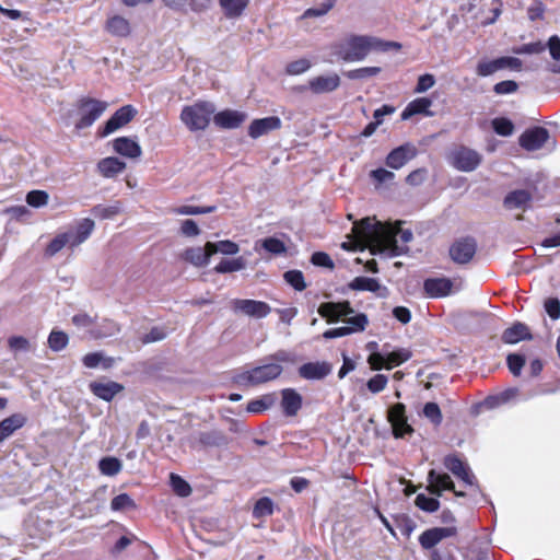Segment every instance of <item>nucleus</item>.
I'll use <instances>...</instances> for the list:
<instances>
[{
  "label": "nucleus",
  "mask_w": 560,
  "mask_h": 560,
  "mask_svg": "<svg viewBox=\"0 0 560 560\" xmlns=\"http://www.w3.org/2000/svg\"><path fill=\"white\" fill-rule=\"evenodd\" d=\"M400 222L382 223L364 218L353 223L352 234L360 244L370 247L372 254L386 253L392 257L405 254L413 234L404 230Z\"/></svg>",
  "instance_id": "obj_1"
},
{
  "label": "nucleus",
  "mask_w": 560,
  "mask_h": 560,
  "mask_svg": "<svg viewBox=\"0 0 560 560\" xmlns=\"http://www.w3.org/2000/svg\"><path fill=\"white\" fill-rule=\"evenodd\" d=\"M266 359L271 362L237 372L233 375L232 382L238 387H257L280 377L283 372V368L280 363L294 362L292 353L287 350H278Z\"/></svg>",
  "instance_id": "obj_2"
},
{
  "label": "nucleus",
  "mask_w": 560,
  "mask_h": 560,
  "mask_svg": "<svg viewBox=\"0 0 560 560\" xmlns=\"http://www.w3.org/2000/svg\"><path fill=\"white\" fill-rule=\"evenodd\" d=\"M401 45L397 42L383 40L368 35H349L341 43L335 44L334 54L346 62L361 61L372 51L399 50Z\"/></svg>",
  "instance_id": "obj_3"
},
{
  "label": "nucleus",
  "mask_w": 560,
  "mask_h": 560,
  "mask_svg": "<svg viewBox=\"0 0 560 560\" xmlns=\"http://www.w3.org/2000/svg\"><path fill=\"white\" fill-rule=\"evenodd\" d=\"M440 521L446 526L428 528L419 536L418 540L422 549H432L443 539L458 535L456 517L450 509H444L441 512Z\"/></svg>",
  "instance_id": "obj_4"
},
{
  "label": "nucleus",
  "mask_w": 560,
  "mask_h": 560,
  "mask_svg": "<svg viewBox=\"0 0 560 560\" xmlns=\"http://www.w3.org/2000/svg\"><path fill=\"white\" fill-rule=\"evenodd\" d=\"M214 107L208 102H196L192 105L184 106L180 112V120L190 130H205L209 124Z\"/></svg>",
  "instance_id": "obj_5"
},
{
  "label": "nucleus",
  "mask_w": 560,
  "mask_h": 560,
  "mask_svg": "<svg viewBox=\"0 0 560 560\" xmlns=\"http://www.w3.org/2000/svg\"><path fill=\"white\" fill-rule=\"evenodd\" d=\"M448 163L457 171L472 172L482 163V155L464 144L455 145L447 154Z\"/></svg>",
  "instance_id": "obj_6"
},
{
  "label": "nucleus",
  "mask_w": 560,
  "mask_h": 560,
  "mask_svg": "<svg viewBox=\"0 0 560 560\" xmlns=\"http://www.w3.org/2000/svg\"><path fill=\"white\" fill-rule=\"evenodd\" d=\"M108 104L105 101L93 97H81L77 103L79 119L75 122L77 129L91 127L106 110Z\"/></svg>",
  "instance_id": "obj_7"
},
{
  "label": "nucleus",
  "mask_w": 560,
  "mask_h": 560,
  "mask_svg": "<svg viewBox=\"0 0 560 560\" xmlns=\"http://www.w3.org/2000/svg\"><path fill=\"white\" fill-rule=\"evenodd\" d=\"M523 62L516 57L503 56L493 60H480L476 67V73L479 77H489L502 69L521 71Z\"/></svg>",
  "instance_id": "obj_8"
},
{
  "label": "nucleus",
  "mask_w": 560,
  "mask_h": 560,
  "mask_svg": "<svg viewBox=\"0 0 560 560\" xmlns=\"http://www.w3.org/2000/svg\"><path fill=\"white\" fill-rule=\"evenodd\" d=\"M477 252V242L471 236L456 240L448 249L451 259L458 265L470 262Z\"/></svg>",
  "instance_id": "obj_9"
},
{
  "label": "nucleus",
  "mask_w": 560,
  "mask_h": 560,
  "mask_svg": "<svg viewBox=\"0 0 560 560\" xmlns=\"http://www.w3.org/2000/svg\"><path fill=\"white\" fill-rule=\"evenodd\" d=\"M427 491L434 497H441L443 491H453L456 497H465V492L455 489L454 481L446 472H438L431 469L427 477Z\"/></svg>",
  "instance_id": "obj_10"
},
{
  "label": "nucleus",
  "mask_w": 560,
  "mask_h": 560,
  "mask_svg": "<svg viewBox=\"0 0 560 560\" xmlns=\"http://www.w3.org/2000/svg\"><path fill=\"white\" fill-rule=\"evenodd\" d=\"M550 132L547 128L535 126L526 129L518 138L521 148L528 152L540 150L550 140Z\"/></svg>",
  "instance_id": "obj_11"
},
{
  "label": "nucleus",
  "mask_w": 560,
  "mask_h": 560,
  "mask_svg": "<svg viewBox=\"0 0 560 560\" xmlns=\"http://www.w3.org/2000/svg\"><path fill=\"white\" fill-rule=\"evenodd\" d=\"M387 420L392 425L395 438L399 439L413 433V428L408 423L406 406L402 402H397L389 407Z\"/></svg>",
  "instance_id": "obj_12"
},
{
  "label": "nucleus",
  "mask_w": 560,
  "mask_h": 560,
  "mask_svg": "<svg viewBox=\"0 0 560 560\" xmlns=\"http://www.w3.org/2000/svg\"><path fill=\"white\" fill-rule=\"evenodd\" d=\"M138 114V110L130 104L118 108L110 118L98 130L100 137H106L117 129L128 125Z\"/></svg>",
  "instance_id": "obj_13"
},
{
  "label": "nucleus",
  "mask_w": 560,
  "mask_h": 560,
  "mask_svg": "<svg viewBox=\"0 0 560 560\" xmlns=\"http://www.w3.org/2000/svg\"><path fill=\"white\" fill-rule=\"evenodd\" d=\"M418 155L415 144L407 142L393 149L385 159V164L393 170H399Z\"/></svg>",
  "instance_id": "obj_14"
},
{
  "label": "nucleus",
  "mask_w": 560,
  "mask_h": 560,
  "mask_svg": "<svg viewBox=\"0 0 560 560\" xmlns=\"http://www.w3.org/2000/svg\"><path fill=\"white\" fill-rule=\"evenodd\" d=\"M232 307L234 312L255 318H264L271 312L268 303L249 299H235L232 302Z\"/></svg>",
  "instance_id": "obj_15"
},
{
  "label": "nucleus",
  "mask_w": 560,
  "mask_h": 560,
  "mask_svg": "<svg viewBox=\"0 0 560 560\" xmlns=\"http://www.w3.org/2000/svg\"><path fill=\"white\" fill-rule=\"evenodd\" d=\"M444 467L455 477L460 479L468 486L474 485L475 476L470 471L469 466L459 457L458 454H448L443 458Z\"/></svg>",
  "instance_id": "obj_16"
},
{
  "label": "nucleus",
  "mask_w": 560,
  "mask_h": 560,
  "mask_svg": "<svg viewBox=\"0 0 560 560\" xmlns=\"http://www.w3.org/2000/svg\"><path fill=\"white\" fill-rule=\"evenodd\" d=\"M280 395L282 413L288 418L295 417L303 406L302 395L294 388H283L280 390Z\"/></svg>",
  "instance_id": "obj_17"
},
{
  "label": "nucleus",
  "mask_w": 560,
  "mask_h": 560,
  "mask_svg": "<svg viewBox=\"0 0 560 560\" xmlns=\"http://www.w3.org/2000/svg\"><path fill=\"white\" fill-rule=\"evenodd\" d=\"M89 388L94 396L107 402L125 389L122 384L115 381H93L89 384Z\"/></svg>",
  "instance_id": "obj_18"
},
{
  "label": "nucleus",
  "mask_w": 560,
  "mask_h": 560,
  "mask_svg": "<svg viewBox=\"0 0 560 560\" xmlns=\"http://www.w3.org/2000/svg\"><path fill=\"white\" fill-rule=\"evenodd\" d=\"M452 288V280L445 277L428 278L423 282V291L425 295L432 299H440L450 295Z\"/></svg>",
  "instance_id": "obj_19"
},
{
  "label": "nucleus",
  "mask_w": 560,
  "mask_h": 560,
  "mask_svg": "<svg viewBox=\"0 0 560 560\" xmlns=\"http://www.w3.org/2000/svg\"><path fill=\"white\" fill-rule=\"evenodd\" d=\"M331 371V364L326 361L307 362L298 370L300 377L304 380H324Z\"/></svg>",
  "instance_id": "obj_20"
},
{
  "label": "nucleus",
  "mask_w": 560,
  "mask_h": 560,
  "mask_svg": "<svg viewBox=\"0 0 560 560\" xmlns=\"http://www.w3.org/2000/svg\"><path fill=\"white\" fill-rule=\"evenodd\" d=\"M113 150L128 159H138L142 154L140 144L135 139L126 136L113 140Z\"/></svg>",
  "instance_id": "obj_21"
},
{
  "label": "nucleus",
  "mask_w": 560,
  "mask_h": 560,
  "mask_svg": "<svg viewBox=\"0 0 560 560\" xmlns=\"http://www.w3.org/2000/svg\"><path fill=\"white\" fill-rule=\"evenodd\" d=\"M281 127V120L277 116L254 119L248 127V135L253 139H257L272 130Z\"/></svg>",
  "instance_id": "obj_22"
},
{
  "label": "nucleus",
  "mask_w": 560,
  "mask_h": 560,
  "mask_svg": "<svg viewBox=\"0 0 560 560\" xmlns=\"http://www.w3.org/2000/svg\"><path fill=\"white\" fill-rule=\"evenodd\" d=\"M533 199L532 194L525 189L510 191L503 199V207L506 210L522 209L526 211Z\"/></svg>",
  "instance_id": "obj_23"
},
{
  "label": "nucleus",
  "mask_w": 560,
  "mask_h": 560,
  "mask_svg": "<svg viewBox=\"0 0 560 560\" xmlns=\"http://www.w3.org/2000/svg\"><path fill=\"white\" fill-rule=\"evenodd\" d=\"M245 119L244 113L231 109L219 112L213 116L214 124L222 129L238 128Z\"/></svg>",
  "instance_id": "obj_24"
},
{
  "label": "nucleus",
  "mask_w": 560,
  "mask_h": 560,
  "mask_svg": "<svg viewBox=\"0 0 560 560\" xmlns=\"http://www.w3.org/2000/svg\"><path fill=\"white\" fill-rule=\"evenodd\" d=\"M340 78L337 73L329 75H318L310 80L308 86L315 94L329 93L338 89Z\"/></svg>",
  "instance_id": "obj_25"
},
{
  "label": "nucleus",
  "mask_w": 560,
  "mask_h": 560,
  "mask_svg": "<svg viewBox=\"0 0 560 560\" xmlns=\"http://www.w3.org/2000/svg\"><path fill=\"white\" fill-rule=\"evenodd\" d=\"M501 339L506 345H514L522 340H532L533 336L527 325L516 322L502 332Z\"/></svg>",
  "instance_id": "obj_26"
},
{
  "label": "nucleus",
  "mask_w": 560,
  "mask_h": 560,
  "mask_svg": "<svg viewBox=\"0 0 560 560\" xmlns=\"http://www.w3.org/2000/svg\"><path fill=\"white\" fill-rule=\"evenodd\" d=\"M27 418L23 413H12L0 421V443L10 438L15 431L23 428Z\"/></svg>",
  "instance_id": "obj_27"
},
{
  "label": "nucleus",
  "mask_w": 560,
  "mask_h": 560,
  "mask_svg": "<svg viewBox=\"0 0 560 560\" xmlns=\"http://www.w3.org/2000/svg\"><path fill=\"white\" fill-rule=\"evenodd\" d=\"M126 163L116 156L104 158L98 161L97 172L105 178H113L126 170Z\"/></svg>",
  "instance_id": "obj_28"
},
{
  "label": "nucleus",
  "mask_w": 560,
  "mask_h": 560,
  "mask_svg": "<svg viewBox=\"0 0 560 560\" xmlns=\"http://www.w3.org/2000/svg\"><path fill=\"white\" fill-rule=\"evenodd\" d=\"M105 30L110 35L117 37H128L131 34V25L129 21L119 14L109 16L106 20Z\"/></svg>",
  "instance_id": "obj_29"
},
{
  "label": "nucleus",
  "mask_w": 560,
  "mask_h": 560,
  "mask_svg": "<svg viewBox=\"0 0 560 560\" xmlns=\"http://www.w3.org/2000/svg\"><path fill=\"white\" fill-rule=\"evenodd\" d=\"M94 221L90 218L82 219L75 226L74 231H68L70 234L71 248L79 246L89 238L94 230Z\"/></svg>",
  "instance_id": "obj_30"
},
{
  "label": "nucleus",
  "mask_w": 560,
  "mask_h": 560,
  "mask_svg": "<svg viewBox=\"0 0 560 560\" xmlns=\"http://www.w3.org/2000/svg\"><path fill=\"white\" fill-rule=\"evenodd\" d=\"M210 257L211 255L207 249V243L203 247H189L183 254V258L196 267L206 266Z\"/></svg>",
  "instance_id": "obj_31"
},
{
  "label": "nucleus",
  "mask_w": 560,
  "mask_h": 560,
  "mask_svg": "<svg viewBox=\"0 0 560 560\" xmlns=\"http://www.w3.org/2000/svg\"><path fill=\"white\" fill-rule=\"evenodd\" d=\"M220 8L228 19L240 18L249 4V0H219Z\"/></svg>",
  "instance_id": "obj_32"
},
{
  "label": "nucleus",
  "mask_w": 560,
  "mask_h": 560,
  "mask_svg": "<svg viewBox=\"0 0 560 560\" xmlns=\"http://www.w3.org/2000/svg\"><path fill=\"white\" fill-rule=\"evenodd\" d=\"M198 442L205 447H219L228 444V438L221 430L200 432Z\"/></svg>",
  "instance_id": "obj_33"
},
{
  "label": "nucleus",
  "mask_w": 560,
  "mask_h": 560,
  "mask_svg": "<svg viewBox=\"0 0 560 560\" xmlns=\"http://www.w3.org/2000/svg\"><path fill=\"white\" fill-rule=\"evenodd\" d=\"M432 102L428 97H418L411 101L402 110L401 119L406 120L418 114H428Z\"/></svg>",
  "instance_id": "obj_34"
},
{
  "label": "nucleus",
  "mask_w": 560,
  "mask_h": 560,
  "mask_svg": "<svg viewBox=\"0 0 560 560\" xmlns=\"http://www.w3.org/2000/svg\"><path fill=\"white\" fill-rule=\"evenodd\" d=\"M207 249L211 256L217 253L224 255H235L240 252L238 245L230 240H224L217 243L207 242Z\"/></svg>",
  "instance_id": "obj_35"
},
{
  "label": "nucleus",
  "mask_w": 560,
  "mask_h": 560,
  "mask_svg": "<svg viewBox=\"0 0 560 560\" xmlns=\"http://www.w3.org/2000/svg\"><path fill=\"white\" fill-rule=\"evenodd\" d=\"M82 363L88 369H95L100 364L104 369H110L114 364V359L110 357L104 358L102 352H90L82 358Z\"/></svg>",
  "instance_id": "obj_36"
},
{
  "label": "nucleus",
  "mask_w": 560,
  "mask_h": 560,
  "mask_svg": "<svg viewBox=\"0 0 560 560\" xmlns=\"http://www.w3.org/2000/svg\"><path fill=\"white\" fill-rule=\"evenodd\" d=\"M276 401L275 394H266L260 398L253 399L247 404L246 410L252 413H261L273 406Z\"/></svg>",
  "instance_id": "obj_37"
},
{
  "label": "nucleus",
  "mask_w": 560,
  "mask_h": 560,
  "mask_svg": "<svg viewBox=\"0 0 560 560\" xmlns=\"http://www.w3.org/2000/svg\"><path fill=\"white\" fill-rule=\"evenodd\" d=\"M348 288L354 291H370L376 292L381 285L378 281L374 278L369 277H355L352 281L348 283Z\"/></svg>",
  "instance_id": "obj_38"
},
{
  "label": "nucleus",
  "mask_w": 560,
  "mask_h": 560,
  "mask_svg": "<svg viewBox=\"0 0 560 560\" xmlns=\"http://www.w3.org/2000/svg\"><path fill=\"white\" fill-rule=\"evenodd\" d=\"M275 504L268 497L258 499L253 508V517L256 520L267 517L273 514Z\"/></svg>",
  "instance_id": "obj_39"
},
{
  "label": "nucleus",
  "mask_w": 560,
  "mask_h": 560,
  "mask_svg": "<svg viewBox=\"0 0 560 560\" xmlns=\"http://www.w3.org/2000/svg\"><path fill=\"white\" fill-rule=\"evenodd\" d=\"M70 240V234L67 232L58 234L46 246L45 255L51 257L59 253L65 246L69 245L71 247Z\"/></svg>",
  "instance_id": "obj_40"
},
{
  "label": "nucleus",
  "mask_w": 560,
  "mask_h": 560,
  "mask_svg": "<svg viewBox=\"0 0 560 560\" xmlns=\"http://www.w3.org/2000/svg\"><path fill=\"white\" fill-rule=\"evenodd\" d=\"M170 483L174 493L180 498H187L191 494L190 485L179 475L172 472L170 475Z\"/></svg>",
  "instance_id": "obj_41"
},
{
  "label": "nucleus",
  "mask_w": 560,
  "mask_h": 560,
  "mask_svg": "<svg viewBox=\"0 0 560 560\" xmlns=\"http://www.w3.org/2000/svg\"><path fill=\"white\" fill-rule=\"evenodd\" d=\"M47 343L52 351L59 352L68 346L69 337L62 330L52 329L48 336Z\"/></svg>",
  "instance_id": "obj_42"
},
{
  "label": "nucleus",
  "mask_w": 560,
  "mask_h": 560,
  "mask_svg": "<svg viewBox=\"0 0 560 560\" xmlns=\"http://www.w3.org/2000/svg\"><path fill=\"white\" fill-rule=\"evenodd\" d=\"M438 498L439 497L433 498L427 497L423 493H419L415 499V505L423 512L434 513L441 506V503Z\"/></svg>",
  "instance_id": "obj_43"
},
{
  "label": "nucleus",
  "mask_w": 560,
  "mask_h": 560,
  "mask_svg": "<svg viewBox=\"0 0 560 560\" xmlns=\"http://www.w3.org/2000/svg\"><path fill=\"white\" fill-rule=\"evenodd\" d=\"M245 268V259L237 257L233 259H222L215 267L214 271L218 273H228L240 271Z\"/></svg>",
  "instance_id": "obj_44"
},
{
  "label": "nucleus",
  "mask_w": 560,
  "mask_h": 560,
  "mask_svg": "<svg viewBox=\"0 0 560 560\" xmlns=\"http://www.w3.org/2000/svg\"><path fill=\"white\" fill-rule=\"evenodd\" d=\"M121 462L117 457L107 456L98 462V469L105 476H115L121 470Z\"/></svg>",
  "instance_id": "obj_45"
},
{
  "label": "nucleus",
  "mask_w": 560,
  "mask_h": 560,
  "mask_svg": "<svg viewBox=\"0 0 560 560\" xmlns=\"http://www.w3.org/2000/svg\"><path fill=\"white\" fill-rule=\"evenodd\" d=\"M337 307L336 302H325L319 305L317 312L327 323H337L341 318L340 311Z\"/></svg>",
  "instance_id": "obj_46"
},
{
  "label": "nucleus",
  "mask_w": 560,
  "mask_h": 560,
  "mask_svg": "<svg viewBox=\"0 0 560 560\" xmlns=\"http://www.w3.org/2000/svg\"><path fill=\"white\" fill-rule=\"evenodd\" d=\"M284 281L290 284L296 291H303L306 289V282L304 279V275L301 270L293 269L288 270L283 273Z\"/></svg>",
  "instance_id": "obj_47"
},
{
  "label": "nucleus",
  "mask_w": 560,
  "mask_h": 560,
  "mask_svg": "<svg viewBox=\"0 0 560 560\" xmlns=\"http://www.w3.org/2000/svg\"><path fill=\"white\" fill-rule=\"evenodd\" d=\"M382 72L381 67H362L353 70H349L345 75L350 80H364L372 77H376Z\"/></svg>",
  "instance_id": "obj_48"
},
{
  "label": "nucleus",
  "mask_w": 560,
  "mask_h": 560,
  "mask_svg": "<svg viewBox=\"0 0 560 560\" xmlns=\"http://www.w3.org/2000/svg\"><path fill=\"white\" fill-rule=\"evenodd\" d=\"M411 355V351L404 348L392 351L390 353L386 354L387 370L399 366L400 364L407 362Z\"/></svg>",
  "instance_id": "obj_49"
},
{
  "label": "nucleus",
  "mask_w": 560,
  "mask_h": 560,
  "mask_svg": "<svg viewBox=\"0 0 560 560\" xmlns=\"http://www.w3.org/2000/svg\"><path fill=\"white\" fill-rule=\"evenodd\" d=\"M493 131L502 137H509L514 132V124L505 117H497L491 120Z\"/></svg>",
  "instance_id": "obj_50"
},
{
  "label": "nucleus",
  "mask_w": 560,
  "mask_h": 560,
  "mask_svg": "<svg viewBox=\"0 0 560 560\" xmlns=\"http://www.w3.org/2000/svg\"><path fill=\"white\" fill-rule=\"evenodd\" d=\"M217 209L215 206H180L173 209V213L182 214V215H197V214H207L212 213Z\"/></svg>",
  "instance_id": "obj_51"
},
{
  "label": "nucleus",
  "mask_w": 560,
  "mask_h": 560,
  "mask_svg": "<svg viewBox=\"0 0 560 560\" xmlns=\"http://www.w3.org/2000/svg\"><path fill=\"white\" fill-rule=\"evenodd\" d=\"M261 246L268 253L273 255H282L287 253L285 244L281 240L273 236L262 240Z\"/></svg>",
  "instance_id": "obj_52"
},
{
  "label": "nucleus",
  "mask_w": 560,
  "mask_h": 560,
  "mask_svg": "<svg viewBox=\"0 0 560 560\" xmlns=\"http://www.w3.org/2000/svg\"><path fill=\"white\" fill-rule=\"evenodd\" d=\"M49 196L45 190H31L26 195V202L33 208H40L48 203Z\"/></svg>",
  "instance_id": "obj_53"
},
{
  "label": "nucleus",
  "mask_w": 560,
  "mask_h": 560,
  "mask_svg": "<svg viewBox=\"0 0 560 560\" xmlns=\"http://www.w3.org/2000/svg\"><path fill=\"white\" fill-rule=\"evenodd\" d=\"M423 416L434 425H440L443 421L441 409L436 402H427L423 407Z\"/></svg>",
  "instance_id": "obj_54"
},
{
  "label": "nucleus",
  "mask_w": 560,
  "mask_h": 560,
  "mask_svg": "<svg viewBox=\"0 0 560 560\" xmlns=\"http://www.w3.org/2000/svg\"><path fill=\"white\" fill-rule=\"evenodd\" d=\"M119 212H120V205H119V202H117L114 206L105 207V206H102V205H97V206L92 208V213L96 218H100L102 220L113 218V217L117 215Z\"/></svg>",
  "instance_id": "obj_55"
},
{
  "label": "nucleus",
  "mask_w": 560,
  "mask_h": 560,
  "mask_svg": "<svg viewBox=\"0 0 560 560\" xmlns=\"http://www.w3.org/2000/svg\"><path fill=\"white\" fill-rule=\"evenodd\" d=\"M110 508L114 511L136 508L135 501L127 493H120L112 499Z\"/></svg>",
  "instance_id": "obj_56"
},
{
  "label": "nucleus",
  "mask_w": 560,
  "mask_h": 560,
  "mask_svg": "<svg viewBox=\"0 0 560 560\" xmlns=\"http://www.w3.org/2000/svg\"><path fill=\"white\" fill-rule=\"evenodd\" d=\"M506 364L510 372L514 376H518L523 366L525 365V357L517 353H510L506 358Z\"/></svg>",
  "instance_id": "obj_57"
},
{
  "label": "nucleus",
  "mask_w": 560,
  "mask_h": 560,
  "mask_svg": "<svg viewBox=\"0 0 560 560\" xmlns=\"http://www.w3.org/2000/svg\"><path fill=\"white\" fill-rule=\"evenodd\" d=\"M547 46L540 40L524 44L515 52L518 55H539L546 50Z\"/></svg>",
  "instance_id": "obj_58"
},
{
  "label": "nucleus",
  "mask_w": 560,
  "mask_h": 560,
  "mask_svg": "<svg viewBox=\"0 0 560 560\" xmlns=\"http://www.w3.org/2000/svg\"><path fill=\"white\" fill-rule=\"evenodd\" d=\"M335 3V0H326L318 8H310L305 10L302 18L307 19L325 15L334 8Z\"/></svg>",
  "instance_id": "obj_59"
},
{
  "label": "nucleus",
  "mask_w": 560,
  "mask_h": 560,
  "mask_svg": "<svg viewBox=\"0 0 560 560\" xmlns=\"http://www.w3.org/2000/svg\"><path fill=\"white\" fill-rule=\"evenodd\" d=\"M388 378L386 375L376 374L368 381L366 387L371 393L377 394L386 388Z\"/></svg>",
  "instance_id": "obj_60"
},
{
  "label": "nucleus",
  "mask_w": 560,
  "mask_h": 560,
  "mask_svg": "<svg viewBox=\"0 0 560 560\" xmlns=\"http://www.w3.org/2000/svg\"><path fill=\"white\" fill-rule=\"evenodd\" d=\"M311 68L310 60L302 58L294 61H291L287 65L285 71L288 74L298 75Z\"/></svg>",
  "instance_id": "obj_61"
},
{
  "label": "nucleus",
  "mask_w": 560,
  "mask_h": 560,
  "mask_svg": "<svg viewBox=\"0 0 560 560\" xmlns=\"http://www.w3.org/2000/svg\"><path fill=\"white\" fill-rule=\"evenodd\" d=\"M345 322L351 325L348 327L353 329V332L363 331L369 324L368 316L364 313H359L355 316L348 317Z\"/></svg>",
  "instance_id": "obj_62"
},
{
  "label": "nucleus",
  "mask_w": 560,
  "mask_h": 560,
  "mask_svg": "<svg viewBox=\"0 0 560 560\" xmlns=\"http://www.w3.org/2000/svg\"><path fill=\"white\" fill-rule=\"evenodd\" d=\"M518 90V84L513 80H505L493 85V92L498 95L512 94Z\"/></svg>",
  "instance_id": "obj_63"
},
{
  "label": "nucleus",
  "mask_w": 560,
  "mask_h": 560,
  "mask_svg": "<svg viewBox=\"0 0 560 560\" xmlns=\"http://www.w3.org/2000/svg\"><path fill=\"white\" fill-rule=\"evenodd\" d=\"M430 559L431 560H457L452 549L448 547L445 548H432Z\"/></svg>",
  "instance_id": "obj_64"
}]
</instances>
